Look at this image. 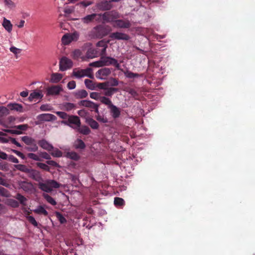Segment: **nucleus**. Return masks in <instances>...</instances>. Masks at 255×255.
Instances as JSON below:
<instances>
[{
    "mask_svg": "<svg viewBox=\"0 0 255 255\" xmlns=\"http://www.w3.org/2000/svg\"><path fill=\"white\" fill-rule=\"evenodd\" d=\"M5 5L9 8H12L15 6L14 3L11 0H4Z\"/></svg>",
    "mask_w": 255,
    "mask_h": 255,
    "instance_id": "052dcab7",
    "label": "nucleus"
},
{
    "mask_svg": "<svg viewBox=\"0 0 255 255\" xmlns=\"http://www.w3.org/2000/svg\"><path fill=\"white\" fill-rule=\"evenodd\" d=\"M51 151V154L56 157H60L62 156V152L57 148L53 149Z\"/></svg>",
    "mask_w": 255,
    "mask_h": 255,
    "instance_id": "c03bdc74",
    "label": "nucleus"
},
{
    "mask_svg": "<svg viewBox=\"0 0 255 255\" xmlns=\"http://www.w3.org/2000/svg\"><path fill=\"white\" fill-rule=\"evenodd\" d=\"M5 132H6L7 133H9L11 134H20L22 133V132L20 130H16V129H6L3 130Z\"/></svg>",
    "mask_w": 255,
    "mask_h": 255,
    "instance_id": "4d7b16f0",
    "label": "nucleus"
},
{
    "mask_svg": "<svg viewBox=\"0 0 255 255\" xmlns=\"http://www.w3.org/2000/svg\"><path fill=\"white\" fill-rule=\"evenodd\" d=\"M19 186L25 191H31L33 188V185L31 183L26 181H21L19 183Z\"/></svg>",
    "mask_w": 255,
    "mask_h": 255,
    "instance_id": "393cba45",
    "label": "nucleus"
},
{
    "mask_svg": "<svg viewBox=\"0 0 255 255\" xmlns=\"http://www.w3.org/2000/svg\"><path fill=\"white\" fill-rule=\"evenodd\" d=\"M97 46L98 47H102V49L101 50H98L99 51L101 50V55H103L105 54L106 49L107 48V44L104 41L101 40L97 43Z\"/></svg>",
    "mask_w": 255,
    "mask_h": 255,
    "instance_id": "2f4dec72",
    "label": "nucleus"
},
{
    "mask_svg": "<svg viewBox=\"0 0 255 255\" xmlns=\"http://www.w3.org/2000/svg\"><path fill=\"white\" fill-rule=\"evenodd\" d=\"M27 219L28 220V221L32 224L33 225L34 227H37L38 226V223L37 222H36V221L35 220V219H34V218L32 216H28L27 217Z\"/></svg>",
    "mask_w": 255,
    "mask_h": 255,
    "instance_id": "bf43d9fd",
    "label": "nucleus"
},
{
    "mask_svg": "<svg viewBox=\"0 0 255 255\" xmlns=\"http://www.w3.org/2000/svg\"><path fill=\"white\" fill-rule=\"evenodd\" d=\"M99 50L97 49L90 48L88 49L86 53V56L88 58H93L98 55Z\"/></svg>",
    "mask_w": 255,
    "mask_h": 255,
    "instance_id": "4be33fe9",
    "label": "nucleus"
},
{
    "mask_svg": "<svg viewBox=\"0 0 255 255\" xmlns=\"http://www.w3.org/2000/svg\"><path fill=\"white\" fill-rule=\"evenodd\" d=\"M60 70L64 71L71 68L73 66V62L70 59L63 57L60 61Z\"/></svg>",
    "mask_w": 255,
    "mask_h": 255,
    "instance_id": "9d476101",
    "label": "nucleus"
},
{
    "mask_svg": "<svg viewBox=\"0 0 255 255\" xmlns=\"http://www.w3.org/2000/svg\"><path fill=\"white\" fill-rule=\"evenodd\" d=\"M98 8L102 10H108L111 8L112 4L109 1L103 0L98 4Z\"/></svg>",
    "mask_w": 255,
    "mask_h": 255,
    "instance_id": "f3484780",
    "label": "nucleus"
},
{
    "mask_svg": "<svg viewBox=\"0 0 255 255\" xmlns=\"http://www.w3.org/2000/svg\"><path fill=\"white\" fill-rule=\"evenodd\" d=\"M86 122L93 129H97L99 128V125L98 122L91 118H87Z\"/></svg>",
    "mask_w": 255,
    "mask_h": 255,
    "instance_id": "412c9836",
    "label": "nucleus"
},
{
    "mask_svg": "<svg viewBox=\"0 0 255 255\" xmlns=\"http://www.w3.org/2000/svg\"><path fill=\"white\" fill-rule=\"evenodd\" d=\"M75 147L77 149H83L85 147V144L84 141L80 139H77L75 142Z\"/></svg>",
    "mask_w": 255,
    "mask_h": 255,
    "instance_id": "e433bc0d",
    "label": "nucleus"
},
{
    "mask_svg": "<svg viewBox=\"0 0 255 255\" xmlns=\"http://www.w3.org/2000/svg\"><path fill=\"white\" fill-rule=\"evenodd\" d=\"M63 107L65 110L69 111L75 108V105L71 103H64L63 104Z\"/></svg>",
    "mask_w": 255,
    "mask_h": 255,
    "instance_id": "79ce46f5",
    "label": "nucleus"
},
{
    "mask_svg": "<svg viewBox=\"0 0 255 255\" xmlns=\"http://www.w3.org/2000/svg\"><path fill=\"white\" fill-rule=\"evenodd\" d=\"M101 15L97 13L89 14L81 18V22L84 24H89L95 21L99 20Z\"/></svg>",
    "mask_w": 255,
    "mask_h": 255,
    "instance_id": "1a4fd4ad",
    "label": "nucleus"
},
{
    "mask_svg": "<svg viewBox=\"0 0 255 255\" xmlns=\"http://www.w3.org/2000/svg\"><path fill=\"white\" fill-rule=\"evenodd\" d=\"M77 113L79 116H81V117H86L88 114L87 112L84 109L79 110Z\"/></svg>",
    "mask_w": 255,
    "mask_h": 255,
    "instance_id": "338daca9",
    "label": "nucleus"
},
{
    "mask_svg": "<svg viewBox=\"0 0 255 255\" xmlns=\"http://www.w3.org/2000/svg\"><path fill=\"white\" fill-rule=\"evenodd\" d=\"M66 157L75 161L80 159L79 154L74 151L67 152L66 153Z\"/></svg>",
    "mask_w": 255,
    "mask_h": 255,
    "instance_id": "c756f323",
    "label": "nucleus"
},
{
    "mask_svg": "<svg viewBox=\"0 0 255 255\" xmlns=\"http://www.w3.org/2000/svg\"><path fill=\"white\" fill-rule=\"evenodd\" d=\"M55 215L56 218L61 224L66 223L67 222V220L66 219V218L60 212H56L55 213Z\"/></svg>",
    "mask_w": 255,
    "mask_h": 255,
    "instance_id": "ea45409f",
    "label": "nucleus"
},
{
    "mask_svg": "<svg viewBox=\"0 0 255 255\" xmlns=\"http://www.w3.org/2000/svg\"><path fill=\"white\" fill-rule=\"evenodd\" d=\"M109 65H113L118 69H119L120 67V64L116 59L109 56L101 57L100 60L93 62L89 64L90 66L95 67Z\"/></svg>",
    "mask_w": 255,
    "mask_h": 255,
    "instance_id": "f257e3e1",
    "label": "nucleus"
},
{
    "mask_svg": "<svg viewBox=\"0 0 255 255\" xmlns=\"http://www.w3.org/2000/svg\"><path fill=\"white\" fill-rule=\"evenodd\" d=\"M21 140L27 145L34 141V139L28 136H24L21 137Z\"/></svg>",
    "mask_w": 255,
    "mask_h": 255,
    "instance_id": "49530a36",
    "label": "nucleus"
},
{
    "mask_svg": "<svg viewBox=\"0 0 255 255\" xmlns=\"http://www.w3.org/2000/svg\"><path fill=\"white\" fill-rule=\"evenodd\" d=\"M118 89L116 88L107 87L106 89L104 91L103 94L107 97H112L114 93L117 92Z\"/></svg>",
    "mask_w": 255,
    "mask_h": 255,
    "instance_id": "b1692460",
    "label": "nucleus"
},
{
    "mask_svg": "<svg viewBox=\"0 0 255 255\" xmlns=\"http://www.w3.org/2000/svg\"><path fill=\"white\" fill-rule=\"evenodd\" d=\"M103 100V104L107 106L108 109H109L110 115L112 118L114 119L119 118L121 114V109L114 105L109 98L104 99Z\"/></svg>",
    "mask_w": 255,
    "mask_h": 255,
    "instance_id": "f03ea898",
    "label": "nucleus"
},
{
    "mask_svg": "<svg viewBox=\"0 0 255 255\" xmlns=\"http://www.w3.org/2000/svg\"><path fill=\"white\" fill-rule=\"evenodd\" d=\"M38 143L40 147L48 151H50L53 149V146L45 139L39 140Z\"/></svg>",
    "mask_w": 255,
    "mask_h": 255,
    "instance_id": "6ab92c4d",
    "label": "nucleus"
},
{
    "mask_svg": "<svg viewBox=\"0 0 255 255\" xmlns=\"http://www.w3.org/2000/svg\"><path fill=\"white\" fill-rule=\"evenodd\" d=\"M73 75L77 78H81L87 76L91 79L94 78L93 70L91 68H87L85 69H74L73 71Z\"/></svg>",
    "mask_w": 255,
    "mask_h": 255,
    "instance_id": "39448f33",
    "label": "nucleus"
},
{
    "mask_svg": "<svg viewBox=\"0 0 255 255\" xmlns=\"http://www.w3.org/2000/svg\"><path fill=\"white\" fill-rule=\"evenodd\" d=\"M95 118L100 123L106 124L109 122L108 119L106 117H105L104 116H101L100 114L96 115Z\"/></svg>",
    "mask_w": 255,
    "mask_h": 255,
    "instance_id": "37998d69",
    "label": "nucleus"
},
{
    "mask_svg": "<svg viewBox=\"0 0 255 255\" xmlns=\"http://www.w3.org/2000/svg\"><path fill=\"white\" fill-rule=\"evenodd\" d=\"M2 25L8 32L10 33L11 32L12 29V24L11 23L10 20L4 17Z\"/></svg>",
    "mask_w": 255,
    "mask_h": 255,
    "instance_id": "5701e85b",
    "label": "nucleus"
},
{
    "mask_svg": "<svg viewBox=\"0 0 255 255\" xmlns=\"http://www.w3.org/2000/svg\"><path fill=\"white\" fill-rule=\"evenodd\" d=\"M42 196L44 197V198L47 201V202H48L49 204L54 206L56 205L57 203L55 201V200L48 194L46 193H43L42 194Z\"/></svg>",
    "mask_w": 255,
    "mask_h": 255,
    "instance_id": "f704fd0d",
    "label": "nucleus"
},
{
    "mask_svg": "<svg viewBox=\"0 0 255 255\" xmlns=\"http://www.w3.org/2000/svg\"><path fill=\"white\" fill-rule=\"evenodd\" d=\"M38 146L36 145L35 141L32 142L31 144H29L28 145L27 147H25V149L29 151L35 152L38 150Z\"/></svg>",
    "mask_w": 255,
    "mask_h": 255,
    "instance_id": "4c0bfd02",
    "label": "nucleus"
},
{
    "mask_svg": "<svg viewBox=\"0 0 255 255\" xmlns=\"http://www.w3.org/2000/svg\"><path fill=\"white\" fill-rule=\"evenodd\" d=\"M14 128L18 130L22 131L26 130L28 128V126L27 124L20 125L15 126Z\"/></svg>",
    "mask_w": 255,
    "mask_h": 255,
    "instance_id": "864d4df0",
    "label": "nucleus"
},
{
    "mask_svg": "<svg viewBox=\"0 0 255 255\" xmlns=\"http://www.w3.org/2000/svg\"><path fill=\"white\" fill-rule=\"evenodd\" d=\"M7 107L11 110H14L19 112H22L23 110L22 106L17 103L9 104L7 105Z\"/></svg>",
    "mask_w": 255,
    "mask_h": 255,
    "instance_id": "bb28decb",
    "label": "nucleus"
},
{
    "mask_svg": "<svg viewBox=\"0 0 255 255\" xmlns=\"http://www.w3.org/2000/svg\"><path fill=\"white\" fill-rule=\"evenodd\" d=\"M81 55V52L79 49H75L72 53V56L74 59H77Z\"/></svg>",
    "mask_w": 255,
    "mask_h": 255,
    "instance_id": "603ef678",
    "label": "nucleus"
},
{
    "mask_svg": "<svg viewBox=\"0 0 255 255\" xmlns=\"http://www.w3.org/2000/svg\"><path fill=\"white\" fill-rule=\"evenodd\" d=\"M63 78L62 74L58 73H52L51 76L50 82L52 83H58Z\"/></svg>",
    "mask_w": 255,
    "mask_h": 255,
    "instance_id": "a878e982",
    "label": "nucleus"
},
{
    "mask_svg": "<svg viewBox=\"0 0 255 255\" xmlns=\"http://www.w3.org/2000/svg\"><path fill=\"white\" fill-rule=\"evenodd\" d=\"M76 130H77L80 133L84 135H88L91 132L90 129L86 126H83L81 127H80V128H77Z\"/></svg>",
    "mask_w": 255,
    "mask_h": 255,
    "instance_id": "7c9ffc66",
    "label": "nucleus"
},
{
    "mask_svg": "<svg viewBox=\"0 0 255 255\" xmlns=\"http://www.w3.org/2000/svg\"><path fill=\"white\" fill-rule=\"evenodd\" d=\"M43 95L41 91L39 92H33L31 93L29 97V101L30 102H36L38 100H40L42 98Z\"/></svg>",
    "mask_w": 255,
    "mask_h": 255,
    "instance_id": "dca6fc26",
    "label": "nucleus"
},
{
    "mask_svg": "<svg viewBox=\"0 0 255 255\" xmlns=\"http://www.w3.org/2000/svg\"><path fill=\"white\" fill-rule=\"evenodd\" d=\"M110 37L113 39L117 40H128L129 39V36L128 34L119 32L112 33Z\"/></svg>",
    "mask_w": 255,
    "mask_h": 255,
    "instance_id": "4468645a",
    "label": "nucleus"
},
{
    "mask_svg": "<svg viewBox=\"0 0 255 255\" xmlns=\"http://www.w3.org/2000/svg\"><path fill=\"white\" fill-rule=\"evenodd\" d=\"M37 118L40 121L46 122L54 121L57 119L56 117L51 114H42L39 115Z\"/></svg>",
    "mask_w": 255,
    "mask_h": 255,
    "instance_id": "2eb2a0df",
    "label": "nucleus"
},
{
    "mask_svg": "<svg viewBox=\"0 0 255 255\" xmlns=\"http://www.w3.org/2000/svg\"><path fill=\"white\" fill-rule=\"evenodd\" d=\"M61 124L68 126L74 129L80 128L81 125L80 118L78 116L74 115H69L67 120L61 121Z\"/></svg>",
    "mask_w": 255,
    "mask_h": 255,
    "instance_id": "20e7f679",
    "label": "nucleus"
},
{
    "mask_svg": "<svg viewBox=\"0 0 255 255\" xmlns=\"http://www.w3.org/2000/svg\"><path fill=\"white\" fill-rule=\"evenodd\" d=\"M109 83L108 82H104V83H97L96 88H98L100 89H102L104 91L106 89V88L108 87Z\"/></svg>",
    "mask_w": 255,
    "mask_h": 255,
    "instance_id": "8fccbe9b",
    "label": "nucleus"
},
{
    "mask_svg": "<svg viewBox=\"0 0 255 255\" xmlns=\"http://www.w3.org/2000/svg\"><path fill=\"white\" fill-rule=\"evenodd\" d=\"M33 211L36 214H43L45 216H47L48 214V212L42 206H39Z\"/></svg>",
    "mask_w": 255,
    "mask_h": 255,
    "instance_id": "72a5a7b5",
    "label": "nucleus"
},
{
    "mask_svg": "<svg viewBox=\"0 0 255 255\" xmlns=\"http://www.w3.org/2000/svg\"><path fill=\"white\" fill-rule=\"evenodd\" d=\"M88 93L85 90H80L77 91L76 94L75 96L77 98H85L88 96Z\"/></svg>",
    "mask_w": 255,
    "mask_h": 255,
    "instance_id": "c9c22d12",
    "label": "nucleus"
},
{
    "mask_svg": "<svg viewBox=\"0 0 255 255\" xmlns=\"http://www.w3.org/2000/svg\"><path fill=\"white\" fill-rule=\"evenodd\" d=\"M67 87L69 89H74L76 87V82L74 81H71L68 82L67 84Z\"/></svg>",
    "mask_w": 255,
    "mask_h": 255,
    "instance_id": "69168bd1",
    "label": "nucleus"
},
{
    "mask_svg": "<svg viewBox=\"0 0 255 255\" xmlns=\"http://www.w3.org/2000/svg\"><path fill=\"white\" fill-rule=\"evenodd\" d=\"M78 38L77 33H73L72 34H66L62 37V41L65 45L68 44L73 40H76Z\"/></svg>",
    "mask_w": 255,
    "mask_h": 255,
    "instance_id": "ddd939ff",
    "label": "nucleus"
},
{
    "mask_svg": "<svg viewBox=\"0 0 255 255\" xmlns=\"http://www.w3.org/2000/svg\"><path fill=\"white\" fill-rule=\"evenodd\" d=\"M60 184L55 180H48L44 182H39L38 187L41 190L49 193L53 190V188H58L60 187Z\"/></svg>",
    "mask_w": 255,
    "mask_h": 255,
    "instance_id": "7ed1b4c3",
    "label": "nucleus"
},
{
    "mask_svg": "<svg viewBox=\"0 0 255 255\" xmlns=\"http://www.w3.org/2000/svg\"><path fill=\"white\" fill-rule=\"evenodd\" d=\"M56 114L64 120H67L69 116V115L63 112H56Z\"/></svg>",
    "mask_w": 255,
    "mask_h": 255,
    "instance_id": "de8ad7c7",
    "label": "nucleus"
},
{
    "mask_svg": "<svg viewBox=\"0 0 255 255\" xmlns=\"http://www.w3.org/2000/svg\"><path fill=\"white\" fill-rule=\"evenodd\" d=\"M111 73V70L109 68H103L99 69L96 73V76L97 78L105 80L107 77Z\"/></svg>",
    "mask_w": 255,
    "mask_h": 255,
    "instance_id": "9b49d317",
    "label": "nucleus"
},
{
    "mask_svg": "<svg viewBox=\"0 0 255 255\" xmlns=\"http://www.w3.org/2000/svg\"><path fill=\"white\" fill-rule=\"evenodd\" d=\"M114 204L117 207H122L125 204L124 200L120 197H115L114 199Z\"/></svg>",
    "mask_w": 255,
    "mask_h": 255,
    "instance_id": "473e14b6",
    "label": "nucleus"
},
{
    "mask_svg": "<svg viewBox=\"0 0 255 255\" xmlns=\"http://www.w3.org/2000/svg\"><path fill=\"white\" fill-rule=\"evenodd\" d=\"M91 33L93 37L102 38L108 35L109 30L106 27L100 25L95 27Z\"/></svg>",
    "mask_w": 255,
    "mask_h": 255,
    "instance_id": "423d86ee",
    "label": "nucleus"
},
{
    "mask_svg": "<svg viewBox=\"0 0 255 255\" xmlns=\"http://www.w3.org/2000/svg\"><path fill=\"white\" fill-rule=\"evenodd\" d=\"M0 195L3 197H8L9 193L5 188L0 186Z\"/></svg>",
    "mask_w": 255,
    "mask_h": 255,
    "instance_id": "5fc2aeb1",
    "label": "nucleus"
},
{
    "mask_svg": "<svg viewBox=\"0 0 255 255\" xmlns=\"http://www.w3.org/2000/svg\"><path fill=\"white\" fill-rule=\"evenodd\" d=\"M96 104L93 102L89 100H82L79 103L80 106L88 108L90 109L91 111H93Z\"/></svg>",
    "mask_w": 255,
    "mask_h": 255,
    "instance_id": "aec40b11",
    "label": "nucleus"
},
{
    "mask_svg": "<svg viewBox=\"0 0 255 255\" xmlns=\"http://www.w3.org/2000/svg\"><path fill=\"white\" fill-rule=\"evenodd\" d=\"M84 83L86 87L90 90H93L96 88L97 83L91 80L85 79Z\"/></svg>",
    "mask_w": 255,
    "mask_h": 255,
    "instance_id": "c85d7f7f",
    "label": "nucleus"
},
{
    "mask_svg": "<svg viewBox=\"0 0 255 255\" xmlns=\"http://www.w3.org/2000/svg\"><path fill=\"white\" fill-rule=\"evenodd\" d=\"M0 184L6 187H8L10 185L9 182L3 179L1 176H0Z\"/></svg>",
    "mask_w": 255,
    "mask_h": 255,
    "instance_id": "13d9d810",
    "label": "nucleus"
},
{
    "mask_svg": "<svg viewBox=\"0 0 255 255\" xmlns=\"http://www.w3.org/2000/svg\"><path fill=\"white\" fill-rule=\"evenodd\" d=\"M113 26L117 28H129L131 24L128 19H117L112 24Z\"/></svg>",
    "mask_w": 255,
    "mask_h": 255,
    "instance_id": "6e6552de",
    "label": "nucleus"
},
{
    "mask_svg": "<svg viewBox=\"0 0 255 255\" xmlns=\"http://www.w3.org/2000/svg\"><path fill=\"white\" fill-rule=\"evenodd\" d=\"M37 166L39 167L40 168L45 170V171H48L49 170V167L48 165L45 163H41V162H37L36 163Z\"/></svg>",
    "mask_w": 255,
    "mask_h": 255,
    "instance_id": "3c124183",
    "label": "nucleus"
},
{
    "mask_svg": "<svg viewBox=\"0 0 255 255\" xmlns=\"http://www.w3.org/2000/svg\"><path fill=\"white\" fill-rule=\"evenodd\" d=\"M62 91V85H53L47 89V95L51 96L58 95Z\"/></svg>",
    "mask_w": 255,
    "mask_h": 255,
    "instance_id": "f8f14e48",
    "label": "nucleus"
},
{
    "mask_svg": "<svg viewBox=\"0 0 255 255\" xmlns=\"http://www.w3.org/2000/svg\"><path fill=\"white\" fill-rule=\"evenodd\" d=\"M39 156L43 158L47 159V160L51 159V157H50V155L46 152H41L39 154Z\"/></svg>",
    "mask_w": 255,
    "mask_h": 255,
    "instance_id": "e2e57ef3",
    "label": "nucleus"
},
{
    "mask_svg": "<svg viewBox=\"0 0 255 255\" xmlns=\"http://www.w3.org/2000/svg\"><path fill=\"white\" fill-rule=\"evenodd\" d=\"M7 160L15 163H17L19 162L18 159L13 155H9L8 157Z\"/></svg>",
    "mask_w": 255,
    "mask_h": 255,
    "instance_id": "0e129e2a",
    "label": "nucleus"
},
{
    "mask_svg": "<svg viewBox=\"0 0 255 255\" xmlns=\"http://www.w3.org/2000/svg\"><path fill=\"white\" fill-rule=\"evenodd\" d=\"M15 198L19 201L21 204L24 206L26 205L25 202L27 201V199L23 195L18 193L16 195Z\"/></svg>",
    "mask_w": 255,
    "mask_h": 255,
    "instance_id": "a19ab883",
    "label": "nucleus"
},
{
    "mask_svg": "<svg viewBox=\"0 0 255 255\" xmlns=\"http://www.w3.org/2000/svg\"><path fill=\"white\" fill-rule=\"evenodd\" d=\"M124 74L127 78H138L140 76H141V75L137 74V73H134L129 71H126V72H124Z\"/></svg>",
    "mask_w": 255,
    "mask_h": 255,
    "instance_id": "58836bf2",
    "label": "nucleus"
},
{
    "mask_svg": "<svg viewBox=\"0 0 255 255\" xmlns=\"http://www.w3.org/2000/svg\"><path fill=\"white\" fill-rule=\"evenodd\" d=\"M15 167L18 170L22 171L25 173H30L31 175H35L31 168L27 167L25 165L17 164L15 165Z\"/></svg>",
    "mask_w": 255,
    "mask_h": 255,
    "instance_id": "a211bd4d",
    "label": "nucleus"
},
{
    "mask_svg": "<svg viewBox=\"0 0 255 255\" xmlns=\"http://www.w3.org/2000/svg\"><path fill=\"white\" fill-rule=\"evenodd\" d=\"M102 16L104 21L107 22H112L113 24L115 21L120 17V14L117 11L111 10L105 12Z\"/></svg>",
    "mask_w": 255,
    "mask_h": 255,
    "instance_id": "0eeeda50",
    "label": "nucleus"
},
{
    "mask_svg": "<svg viewBox=\"0 0 255 255\" xmlns=\"http://www.w3.org/2000/svg\"><path fill=\"white\" fill-rule=\"evenodd\" d=\"M127 92L135 99H136V98L138 96V93L133 89L130 88L127 91Z\"/></svg>",
    "mask_w": 255,
    "mask_h": 255,
    "instance_id": "6e6d98bb",
    "label": "nucleus"
},
{
    "mask_svg": "<svg viewBox=\"0 0 255 255\" xmlns=\"http://www.w3.org/2000/svg\"><path fill=\"white\" fill-rule=\"evenodd\" d=\"M8 114H9L8 109L5 107L0 106V117L6 116Z\"/></svg>",
    "mask_w": 255,
    "mask_h": 255,
    "instance_id": "a18cd8bd",
    "label": "nucleus"
},
{
    "mask_svg": "<svg viewBox=\"0 0 255 255\" xmlns=\"http://www.w3.org/2000/svg\"><path fill=\"white\" fill-rule=\"evenodd\" d=\"M46 163L47 165H51L53 167H59V165L57 163H56L55 161L53 160H50L49 159L46 161Z\"/></svg>",
    "mask_w": 255,
    "mask_h": 255,
    "instance_id": "774afa93",
    "label": "nucleus"
},
{
    "mask_svg": "<svg viewBox=\"0 0 255 255\" xmlns=\"http://www.w3.org/2000/svg\"><path fill=\"white\" fill-rule=\"evenodd\" d=\"M27 155L28 158L33 159L35 161H41L40 156L36 154L32 153H29L27 154Z\"/></svg>",
    "mask_w": 255,
    "mask_h": 255,
    "instance_id": "09e8293b",
    "label": "nucleus"
},
{
    "mask_svg": "<svg viewBox=\"0 0 255 255\" xmlns=\"http://www.w3.org/2000/svg\"><path fill=\"white\" fill-rule=\"evenodd\" d=\"M9 50L10 52H12L15 55L20 53L21 51L20 49H18L14 46L11 47Z\"/></svg>",
    "mask_w": 255,
    "mask_h": 255,
    "instance_id": "680f3d73",
    "label": "nucleus"
},
{
    "mask_svg": "<svg viewBox=\"0 0 255 255\" xmlns=\"http://www.w3.org/2000/svg\"><path fill=\"white\" fill-rule=\"evenodd\" d=\"M90 97L91 98L96 100H99L101 103L103 104V101L104 99H109L106 96H101L100 94L97 92H92L90 94Z\"/></svg>",
    "mask_w": 255,
    "mask_h": 255,
    "instance_id": "cd10ccee",
    "label": "nucleus"
}]
</instances>
